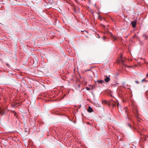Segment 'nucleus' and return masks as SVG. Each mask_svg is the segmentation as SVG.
<instances>
[{
	"label": "nucleus",
	"instance_id": "obj_1",
	"mask_svg": "<svg viewBox=\"0 0 148 148\" xmlns=\"http://www.w3.org/2000/svg\"><path fill=\"white\" fill-rule=\"evenodd\" d=\"M136 21H132L131 23V24L132 25V27L133 28H135L136 27Z\"/></svg>",
	"mask_w": 148,
	"mask_h": 148
},
{
	"label": "nucleus",
	"instance_id": "obj_2",
	"mask_svg": "<svg viewBox=\"0 0 148 148\" xmlns=\"http://www.w3.org/2000/svg\"><path fill=\"white\" fill-rule=\"evenodd\" d=\"M5 114V112L4 110L1 108L0 109V114L3 115Z\"/></svg>",
	"mask_w": 148,
	"mask_h": 148
},
{
	"label": "nucleus",
	"instance_id": "obj_3",
	"mask_svg": "<svg viewBox=\"0 0 148 148\" xmlns=\"http://www.w3.org/2000/svg\"><path fill=\"white\" fill-rule=\"evenodd\" d=\"M104 80L106 82H108L110 80V78L109 77L106 76V77L104 79Z\"/></svg>",
	"mask_w": 148,
	"mask_h": 148
},
{
	"label": "nucleus",
	"instance_id": "obj_4",
	"mask_svg": "<svg viewBox=\"0 0 148 148\" xmlns=\"http://www.w3.org/2000/svg\"><path fill=\"white\" fill-rule=\"evenodd\" d=\"M93 111L92 109V108H91L90 106H89L88 107V111L89 112H92Z\"/></svg>",
	"mask_w": 148,
	"mask_h": 148
},
{
	"label": "nucleus",
	"instance_id": "obj_5",
	"mask_svg": "<svg viewBox=\"0 0 148 148\" xmlns=\"http://www.w3.org/2000/svg\"><path fill=\"white\" fill-rule=\"evenodd\" d=\"M97 82H98L99 84H102V83H104V81L102 80H98L97 81Z\"/></svg>",
	"mask_w": 148,
	"mask_h": 148
},
{
	"label": "nucleus",
	"instance_id": "obj_6",
	"mask_svg": "<svg viewBox=\"0 0 148 148\" xmlns=\"http://www.w3.org/2000/svg\"><path fill=\"white\" fill-rule=\"evenodd\" d=\"M120 61L123 64L124 62V61L123 60L122 58L121 57L120 59Z\"/></svg>",
	"mask_w": 148,
	"mask_h": 148
},
{
	"label": "nucleus",
	"instance_id": "obj_7",
	"mask_svg": "<svg viewBox=\"0 0 148 148\" xmlns=\"http://www.w3.org/2000/svg\"><path fill=\"white\" fill-rule=\"evenodd\" d=\"M116 103V104L117 105V106L118 107H119V103L118 102H117L116 103Z\"/></svg>",
	"mask_w": 148,
	"mask_h": 148
},
{
	"label": "nucleus",
	"instance_id": "obj_8",
	"mask_svg": "<svg viewBox=\"0 0 148 148\" xmlns=\"http://www.w3.org/2000/svg\"><path fill=\"white\" fill-rule=\"evenodd\" d=\"M133 37L134 38H138V37L136 35H134L133 36Z\"/></svg>",
	"mask_w": 148,
	"mask_h": 148
},
{
	"label": "nucleus",
	"instance_id": "obj_9",
	"mask_svg": "<svg viewBox=\"0 0 148 148\" xmlns=\"http://www.w3.org/2000/svg\"><path fill=\"white\" fill-rule=\"evenodd\" d=\"M127 125L128 126L130 127V128H131V126L130 124H129V123L127 124Z\"/></svg>",
	"mask_w": 148,
	"mask_h": 148
},
{
	"label": "nucleus",
	"instance_id": "obj_10",
	"mask_svg": "<svg viewBox=\"0 0 148 148\" xmlns=\"http://www.w3.org/2000/svg\"><path fill=\"white\" fill-rule=\"evenodd\" d=\"M86 89L87 90H90V88L89 87H87L86 88Z\"/></svg>",
	"mask_w": 148,
	"mask_h": 148
},
{
	"label": "nucleus",
	"instance_id": "obj_11",
	"mask_svg": "<svg viewBox=\"0 0 148 148\" xmlns=\"http://www.w3.org/2000/svg\"><path fill=\"white\" fill-rule=\"evenodd\" d=\"M146 80H145V79H143L142 80V82H143V81H145Z\"/></svg>",
	"mask_w": 148,
	"mask_h": 148
},
{
	"label": "nucleus",
	"instance_id": "obj_12",
	"mask_svg": "<svg viewBox=\"0 0 148 148\" xmlns=\"http://www.w3.org/2000/svg\"><path fill=\"white\" fill-rule=\"evenodd\" d=\"M112 105L113 106H114V107L115 106H116V104H115L113 103L112 104Z\"/></svg>",
	"mask_w": 148,
	"mask_h": 148
},
{
	"label": "nucleus",
	"instance_id": "obj_13",
	"mask_svg": "<svg viewBox=\"0 0 148 148\" xmlns=\"http://www.w3.org/2000/svg\"><path fill=\"white\" fill-rule=\"evenodd\" d=\"M135 82L137 84H138L139 83V82L138 81H136Z\"/></svg>",
	"mask_w": 148,
	"mask_h": 148
},
{
	"label": "nucleus",
	"instance_id": "obj_14",
	"mask_svg": "<svg viewBox=\"0 0 148 148\" xmlns=\"http://www.w3.org/2000/svg\"><path fill=\"white\" fill-rule=\"evenodd\" d=\"M98 18H101V17H100V16L99 15Z\"/></svg>",
	"mask_w": 148,
	"mask_h": 148
},
{
	"label": "nucleus",
	"instance_id": "obj_15",
	"mask_svg": "<svg viewBox=\"0 0 148 148\" xmlns=\"http://www.w3.org/2000/svg\"><path fill=\"white\" fill-rule=\"evenodd\" d=\"M90 69H88L87 70V71H90Z\"/></svg>",
	"mask_w": 148,
	"mask_h": 148
},
{
	"label": "nucleus",
	"instance_id": "obj_16",
	"mask_svg": "<svg viewBox=\"0 0 148 148\" xmlns=\"http://www.w3.org/2000/svg\"><path fill=\"white\" fill-rule=\"evenodd\" d=\"M148 75V74H147L146 75H147H147Z\"/></svg>",
	"mask_w": 148,
	"mask_h": 148
}]
</instances>
